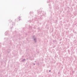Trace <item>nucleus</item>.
<instances>
[{
  "label": "nucleus",
  "instance_id": "obj_1",
  "mask_svg": "<svg viewBox=\"0 0 77 77\" xmlns=\"http://www.w3.org/2000/svg\"><path fill=\"white\" fill-rule=\"evenodd\" d=\"M50 71H51V70L49 71V72H50Z\"/></svg>",
  "mask_w": 77,
  "mask_h": 77
}]
</instances>
